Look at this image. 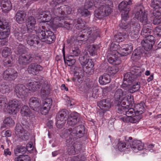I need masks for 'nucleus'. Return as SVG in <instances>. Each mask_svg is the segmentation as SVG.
Masks as SVG:
<instances>
[{
	"mask_svg": "<svg viewBox=\"0 0 161 161\" xmlns=\"http://www.w3.org/2000/svg\"><path fill=\"white\" fill-rule=\"evenodd\" d=\"M121 17L119 26L123 32H119L114 36V40L117 42L124 41L129 35L133 39L137 37L140 30V25L137 22L131 20L129 23L126 21L129 18L128 15H122Z\"/></svg>",
	"mask_w": 161,
	"mask_h": 161,
	"instance_id": "obj_1",
	"label": "nucleus"
},
{
	"mask_svg": "<svg viewBox=\"0 0 161 161\" xmlns=\"http://www.w3.org/2000/svg\"><path fill=\"white\" fill-rule=\"evenodd\" d=\"M53 8L51 9V12L48 11H43L42 9L38 12V15L40 18H42V20L44 22L50 21L52 18L53 19V23H55L57 22L58 18L61 19H64L67 14H70L72 11L71 8L69 6L62 5L59 7V5H54L52 7Z\"/></svg>",
	"mask_w": 161,
	"mask_h": 161,
	"instance_id": "obj_2",
	"label": "nucleus"
},
{
	"mask_svg": "<svg viewBox=\"0 0 161 161\" xmlns=\"http://www.w3.org/2000/svg\"><path fill=\"white\" fill-rule=\"evenodd\" d=\"M42 84L41 95L42 97H44L49 94L51 88L50 82L45 78H42L39 81L31 80L27 84V86L29 91H35L41 88Z\"/></svg>",
	"mask_w": 161,
	"mask_h": 161,
	"instance_id": "obj_3",
	"label": "nucleus"
},
{
	"mask_svg": "<svg viewBox=\"0 0 161 161\" xmlns=\"http://www.w3.org/2000/svg\"><path fill=\"white\" fill-rule=\"evenodd\" d=\"M94 66V64L91 59L88 60L87 62L82 66V67H76L74 71V76L72 80L75 82V85L79 86L82 83L84 79V72L90 74L91 71Z\"/></svg>",
	"mask_w": 161,
	"mask_h": 161,
	"instance_id": "obj_4",
	"label": "nucleus"
},
{
	"mask_svg": "<svg viewBox=\"0 0 161 161\" xmlns=\"http://www.w3.org/2000/svg\"><path fill=\"white\" fill-rule=\"evenodd\" d=\"M92 28L89 27H86L83 29L78 35L77 39L81 41L85 42L91 43L94 42L97 37L100 36V30L97 27Z\"/></svg>",
	"mask_w": 161,
	"mask_h": 161,
	"instance_id": "obj_5",
	"label": "nucleus"
},
{
	"mask_svg": "<svg viewBox=\"0 0 161 161\" xmlns=\"http://www.w3.org/2000/svg\"><path fill=\"white\" fill-rule=\"evenodd\" d=\"M98 8L95 10L94 15L99 19H102L106 17L112 12L111 7L113 4L111 0H98Z\"/></svg>",
	"mask_w": 161,
	"mask_h": 161,
	"instance_id": "obj_6",
	"label": "nucleus"
},
{
	"mask_svg": "<svg viewBox=\"0 0 161 161\" xmlns=\"http://www.w3.org/2000/svg\"><path fill=\"white\" fill-rule=\"evenodd\" d=\"M66 142L67 153L69 155L78 153L81 150L82 146L80 142L72 140V139H67Z\"/></svg>",
	"mask_w": 161,
	"mask_h": 161,
	"instance_id": "obj_7",
	"label": "nucleus"
},
{
	"mask_svg": "<svg viewBox=\"0 0 161 161\" xmlns=\"http://www.w3.org/2000/svg\"><path fill=\"white\" fill-rule=\"evenodd\" d=\"M14 92L17 97L25 99L28 96L29 90L23 84H17L14 87Z\"/></svg>",
	"mask_w": 161,
	"mask_h": 161,
	"instance_id": "obj_8",
	"label": "nucleus"
},
{
	"mask_svg": "<svg viewBox=\"0 0 161 161\" xmlns=\"http://www.w3.org/2000/svg\"><path fill=\"white\" fill-rule=\"evenodd\" d=\"M68 112L66 110L60 111L56 115V126L59 129L63 127L67 119Z\"/></svg>",
	"mask_w": 161,
	"mask_h": 161,
	"instance_id": "obj_9",
	"label": "nucleus"
},
{
	"mask_svg": "<svg viewBox=\"0 0 161 161\" xmlns=\"http://www.w3.org/2000/svg\"><path fill=\"white\" fill-rule=\"evenodd\" d=\"M79 135L78 130H77L76 127L73 129L69 128L66 129L64 132H62L60 135V136L63 138H66L69 136L68 139H72V140L76 141L77 137Z\"/></svg>",
	"mask_w": 161,
	"mask_h": 161,
	"instance_id": "obj_10",
	"label": "nucleus"
},
{
	"mask_svg": "<svg viewBox=\"0 0 161 161\" xmlns=\"http://www.w3.org/2000/svg\"><path fill=\"white\" fill-rule=\"evenodd\" d=\"M57 22L54 23L58 27H64L68 30H71L74 26V20H66L65 18L61 19L58 18Z\"/></svg>",
	"mask_w": 161,
	"mask_h": 161,
	"instance_id": "obj_11",
	"label": "nucleus"
},
{
	"mask_svg": "<svg viewBox=\"0 0 161 161\" xmlns=\"http://www.w3.org/2000/svg\"><path fill=\"white\" fill-rule=\"evenodd\" d=\"M4 79L8 81H11L14 80L18 76V73L14 69L11 68H8L3 73Z\"/></svg>",
	"mask_w": 161,
	"mask_h": 161,
	"instance_id": "obj_12",
	"label": "nucleus"
},
{
	"mask_svg": "<svg viewBox=\"0 0 161 161\" xmlns=\"http://www.w3.org/2000/svg\"><path fill=\"white\" fill-rule=\"evenodd\" d=\"M8 23L5 21L0 20V39H3L8 37L10 34V30Z\"/></svg>",
	"mask_w": 161,
	"mask_h": 161,
	"instance_id": "obj_13",
	"label": "nucleus"
},
{
	"mask_svg": "<svg viewBox=\"0 0 161 161\" xmlns=\"http://www.w3.org/2000/svg\"><path fill=\"white\" fill-rule=\"evenodd\" d=\"M147 55V53L143 47H139L134 50L132 53L131 58L132 61L137 62L142 57H145Z\"/></svg>",
	"mask_w": 161,
	"mask_h": 161,
	"instance_id": "obj_14",
	"label": "nucleus"
},
{
	"mask_svg": "<svg viewBox=\"0 0 161 161\" xmlns=\"http://www.w3.org/2000/svg\"><path fill=\"white\" fill-rule=\"evenodd\" d=\"M26 26L29 31L33 33H37L39 28L36 25V19L32 16L28 17L26 21Z\"/></svg>",
	"mask_w": 161,
	"mask_h": 161,
	"instance_id": "obj_15",
	"label": "nucleus"
},
{
	"mask_svg": "<svg viewBox=\"0 0 161 161\" xmlns=\"http://www.w3.org/2000/svg\"><path fill=\"white\" fill-rule=\"evenodd\" d=\"M37 33H31V34H26L27 37L26 41L27 43L31 47H35V49L38 48L37 46L39 43V42L37 40Z\"/></svg>",
	"mask_w": 161,
	"mask_h": 161,
	"instance_id": "obj_16",
	"label": "nucleus"
},
{
	"mask_svg": "<svg viewBox=\"0 0 161 161\" xmlns=\"http://www.w3.org/2000/svg\"><path fill=\"white\" fill-rule=\"evenodd\" d=\"M155 38L153 36H149L144 39L141 42L145 51H148L152 49L155 42Z\"/></svg>",
	"mask_w": 161,
	"mask_h": 161,
	"instance_id": "obj_17",
	"label": "nucleus"
},
{
	"mask_svg": "<svg viewBox=\"0 0 161 161\" xmlns=\"http://www.w3.org/2000/svg\"><path fill=\"white\" fill-rule=\"evenodd\" d=\"M27 131L24 130V128L19 123L16 124L15 127V134L20 138L25 140L28 139Z\"/></svg>",
	"mask_w": 161,
	"mask_h": 161,
	"instance_id": "obj_18",
	"label": "nucleus"
},
{
	"mask_svg": "<svg viewBox=\"0 0 161 161\" xmlns=\"http://www.w3.org/2000/svg\"><path fill=\"white\" fill-rule=\"evenodd\" d=\"M135 18L139 20L143 25L147 24L149 23L147 18V14L141 9L140 11L136 12Z\"/></svg>",
	"mask_w": 161,
	"mask_h": 161,
	"instance_id": "obj_19",
	"label": "nucleus"
},
{
	"mask_svg": "<svg viewBox=\"0 0 161 161\" xmlns=\"http://www.w3.org/2000/svg\"><path fill=\"white\" fill-rule=\"evenodd\" d=\"M150 6L154 9L153 14L157 16L161 15V0H151Z\"/></svg>",
	"mask_w": 161,
	"mask_h": 161,
	"instance_id": "obj_20",
	"label": "nucleus"
},
{
	"mask_svg": "<svg viewBox=\"0 0 161 161\" xmlns=\"http://www.w3.org/2000/svg\"><path fill=\"white\" fill-rule=\"evenodd\" d=\"M34 58L31 54L21 55L19 58V63L22 66L26 65L31 63Z\"/></svg>",
	"mask_w": 161,
	"mask_h": 161,
	"instance_id": "obj_21",
	"label": "nucleus"
},
{
	"mask_svg": "<svg viewBox=\"0 0 161 161\" xmlns=\"http://www.w3.org/2000/svg\"><path fill=\"white\" fill-rule=\"evenodd\" d=\"M43 68L40 65L36 63H31L28 67V71L29 74L33 75H36L40 71L43 70Z\"/></svg>",
	"mask_w": 161,
	"mask_h": 161,
	"instance_id": "obj_22",
	"label": "nucleus"
},
{
	"mask_svg": "<svg viewBox=\"0 0 161 161\" xmlns=\"http://www.w3.org/2000/svg\"><path fill=\"white\" fill-rule=\"evenodd\" d=\"M80 118L79 114L76 112H73L71 114L67 119V124L69 125L73 126L80 122Z\"/></svg>",
	"mask_w": 161,
	"mask_h": 161,
	"instance_id": "obj_23",
	"label": "nucleus"
},
{
	"mask_svg": "<svg viewBox=\"0 0 161 161\" xmlns=\"http://www.w3.org/2000/svg\"><path fill=\"white\" fill-rule=\"evenodd\" d=\"M30 107L34 111L39 109L41 106V101L39 98L36 97H32L29 100Z\"/></svg>",
	"mask_w": 161,
	"mask_h": 161,
	"instance_id": "obj_24",
	"label": "nucleus"
},
{
	"mask_svg": "<svg viewBox=\"0 0 161 161\" xmlns=\"http://www.w3.org/2000/svg\"><path fill=\"white\" fill-rule=\"evenodd\" d=\"M124 46H123L122 47H120L118 51L117 54H119L121 56H125L127 55L129 52L132 51L133 46L131 43L127 44H125Z\"/></svg>",
	"mask_w": 161,
	"mask_h": 161,
	"instance_id": "obj_25",
	"label": "nucleus"
},
{
	"mask_svg": "<svg viewBox=\"0 0 161 161\" xmlns=\"http://www.w3.org/2000/svg\"><path fill=\"white\" fill-rule=\"evenodd\" d=\"M126 142L120 141L117 144V147L119 150L121 151H123L126 149H128L130 148V143L131 140H132V138L131 137H129L128 139L125 138Z\"/></svg>",
	"mask_w": 161,
	"mask_h": 161,
	"instance_id": "obj_26",
	"label": "nucleus"
},
{
	"mask_svg": "<svg viewBox=\"0 0 161 161\" xmlns=\"http://www.w3.org/2000/svg\"><path fill=\"white\" fill-rule=\"evenodd\" d=\"M107 58L108 62L110 64L118 65L121 62L120 59L117 54L114 55L113 53H108Z\"/></svg>",
	"mask_w": 161,
	"mask_h": 161,
	"instance_id": "obj_27",
	"label": "nucleus"
},
{
	"mask_svg": "<svg viewBox=\"0 0 161 161\" xmlns=\"http://www.w3.org/2000/svg\"><path fill=\"white\" fill-rule=\"evenodd\" d=\"M142 116L136 114L134 116L130 117H124L121 118L123 122L126 123H135L138 122L142 118Z\"/></svg>",
	"mask_w": 161,
	"mask_h": 161,
	"instance_id": "obj_28",
	"label": "nucleus"
},
{
	"mask_svg": "<svg viewBox=\"0 0 161 161\" xmlns=\"http://www.w3.org/2000/svg\"><path fill=\"white\" fill-rule=\"evenodd\" d=\"M130 143V148L134 152H137L138 150H141L143 149V144L140 140H135L133 141L131 140Z\"/></svg>",
	"mask_w": 161,
	"mask_h": 161,
	"instance_id": "obj_29",
	"label": "nucleus"
},
{
	"mask_svg": "<svg viewBox=\"0 0 161 161\" xmlns=\"http://www.w3.org/2000/svg\"><path fill=\"white\" fill-rule=\"evenodd\" d=\"M118 7L121 13V16L128 15L130 11V7L127 5V1H122L119 4Z\"/></svg>",
	"mask_w": 161,
	"mask_h": 161,
	"instance_id": "obj_30",
	"label": "nucleus"
},
{
	"mask_svg": "<svg viewBox=\"0 0 161 161\" xmlns=\"http://www.w3.org/2000/svg\"><path fill=\"white\" fill-rule=\"evenodd\" d=\"M20 102L16 99L9 101L8 108L9 114H13L16 109L20 105Z\"/></svg>",
	"mask_w": 161,
	"mask_h": 161,
	"instance_id": "obj_31",
	"label": "nucleus"
},
{
	"mask_svg": "<svg viewBox=\"0 0 161 161\" xmlns=\"http://www.w3.org/2000/svg\"><path fill=\"white\" fill-rule=\"evenodd\" d=\"M52 104V100L50 98H46L43 103L42 108L41 109V111H45L44 115H46L50 109L51 106Z\"/></svg>",
	"mask_w": 161,
	"mask_h": 161,
	"instance_id": "obj_32",
	"label": "nucleus"
},
{
	"mask_svg": "<svg viewBox=\"0 0 161 161\" xmlns=\"http://www.w3.org/2000/svg\"><path fill=\"white\" fill-rule=\"evenodd\" d=\"M62 51L65 63L67 64V65L69 66H71L73 65L76 62L75 59H74L73 57H70V56H67L66 57H65L64 46L62 49Z\"/></svg>",
	"mask_w": 161,
	"mask_h": 161,
	"instance_id": "obj_33",
	"label": "nucleus"
},
{
	"mask_svg": "<svg viewBox=\"0 0 161 161\" xmlns=\"http://www.w3.org/2000/svg\"><path fill=\"white\" fill-rule=\"evenodd\" d=\"M98 0H86L84 8L87 9H92L94 7L97 8L99 3Z\"/></svg>",
	"mask_w": 161,
	"mask_h": 161,
	"instance_id": "obj_34",
	"label": "nucleus"
},
{
	"mask_svg": "<svg viewBox=\"0 0 161 161\" xmlns=\"http://www.w3.org/2000/svg\"><path fill=\"white\" fill-rule=\"evenodd\" d=\"M110 100L109 99H103L98 103V105L101 108H103L108 110L111 107Z\"/></svg>",
	"mask_w": 161,
	"mask_h": 161,
	"instance_id": "obj_35",
	"label": "nucleus"
},
{
	"mask_svg": "<svg viewBox=\"0 0 161 161\" xmlns=\"http://www.w3.org/2000/svg\"><path fill=\"white\" fill-rule=\"evenodd\" d=\"M26 14L24 11L19 10L16 14L15 18L17 22L22 24L25 21Z\"/></svg>",
	"mask_w": 161,
	"mask_h": 161,
	"instance_id": "obj_36",
	"label": "nucleus"
},
{
	"mask_svg": "<svg viewBox=\"0 0 161 161\" xmlns=\"http://www.w3.org/2000/svg\"><path fill=\"white\" fill-rule=\"evenodd\" d=\"M145 103L143 102L135 104L134 106L136 114L140 115L142 114L145 111V109L144 107Z\"/></svg>",
	"mask_w": 161,
	"mask_h": 161,
	"instance_id": "obj_37",
	"label": "nucleus"
},
{
	"mask_svg": "<svg viewBox=\"0 0 161 161\" xmlns=\"http://www.w3.org/2000/svg\"><path fill=\"white\" fill-rule=\"evenodd\" d=\"M128 92V91L127 90H123L121 89H118L115 92V100L119 101L123 97L127 94Z\"/></svg>",
	"mask_w": 161,
	"mask_h": 161,
	"instance_id": "obj_38",
	"label": "nucleus"
},
{
	"mask_svg": "<svg viewBox=\"0 0 161 161\" xmlns=\"http://www.w3.org/2000/svg\"><path fill=\"white\" fill-rule=\"evenodd\" d=\"M48 31L45 30H43L41 29H38L37 31V36L38 39L42 42H46Z\"/></svg>",
	"mask_w": 161,
	"mask_h": 161,
	"instance_id": "obj_39",
	"label": "nucleus"
},
{
	"mask_svg": "<svg viewBox=\"0 0 161 161\" xmlns=\"http://www.w3.org/2000/svg\"><path fill=\"white\" fill-rule=\"evenodd\" d=\"M110 81L111 79L109 74H104L99 78V82L101 85H105L110 83Z\"/></svg>",
	"mask_w": 161,
	"mask_h": 161,
	"instance_id": "obj_40",
	"label": "nucleus"
},
{
	"mask_svg": "<svg viewBox=\"0 0 161 161\" xmlns=\"http://www.w3.org/2000/svg\"><path fill=\"white\" fill-rule=\"evenodd\" d=\"M130 72L136 78L141 75L142 71L140 67L133 66L130 68Z\"/></svg>",
	"mask_w": 161,
	"mask_h": 161,
	"instance_id": "obj_41",
	"label": "nucleus"
},
{
	"mask_svg": "<svg viewBox=\"0 0 161 161\" xmlns=\"http://www.w3.org/2000/svg\"><path fill=\"white\" fill-rule=\"evenodd\" d=\"M26 52V47L24 45L18 43V45H16L15 52L17 54H24Z\"/></svg>",
	"mask_w": 161,
	"mask_h": 161,
	"instance_id": "obj_42",
	"label": "nucleus"
},
{
	"mask_svg": "<svg viewBox=\"0 0 161 161\" xmlns=\"http://www.w3.org/2000/svg\"><path fill=\"white\" fill-rule=\"evenodd\" d=\"M136 77L135 76L130 72L125 74L124 75V81H126L129 84L128 85L131 83L132 82L136 79ZM128 84L126 85V86Z\"/></svg>",
	"mask_w": 161,
	"mask_h": 161,
	"instance_id": "obj_43",
	"label": "nucleus"
},
{
	"mask_svg": "<svg viewBox=\"0 0 161 161\" xmlns=\"http://www.w3.org/2000/svg\"><path fill=\"white\" fill-rule=\"evenodd\" d=\"M21 113L23 116L30 117L31 114V112L28 107L24 105L21 110Z\"/></svg>",
	"mask_w": 161,
	"mask_h": 161,
	"instance_id": "obj_44",
	"label": "nucleus"
},
{
	"mask_svg": "<svg viewBox=\"0 0 161 161\" xmlns=\"http://www.w3.org/2000/svg\"><path fill=\"white\" fill-rule=\"evenodd\" d=\"M47 36V37L46 42L48 44H51L54 42L55 40L56 36L54 33L51 31H48Z\"/></svg>",
	"mask_w": 161,
	"mask_h": 161,
	"instance_id": "obj_45",
	"label": "nucleus"
},
{
	"mask_svg": "<svg viewBox=\"0 0 161 161\" xmlns=\"http://www.w3.org/2000/svg\"><path fill=\"white\" fill-rule=\"evenodd\" d=\"M74 22L75 28L78 30L82 29L85 27V24L81 18L75 19Z\"/></svg>",
	"mask_w": 161,
	"mask_h": 161,
	"instance_id": "obj_46",
	"label": "nucleus"
},
{
	"mask_svg": "<svg viewBox=\"0 0 161 161\" xmlns=\"http://www.w3.org/2000/svg\"><path fill=\"white\" fill-rule=\"evenodd\" d=\"M1 4L3 8H5L6 10L9 11L11 9L12 4L9 0H1Z\"/></svg>",
	"mask_w": 161,
	"mask_h": 161,
	"instance_id": "obj_47",
	"label": "nucleus"
},
{
	"mask_svg": "<svg viewBox=\"0 0 161 161\" xmlns=\"http://www.w3.org/2000/svg\"><path fill=\"white\" fill-rule=\"evenodd\" d=\"M99 48L98 45H92L89 46L88 50L91 56H94L97 54V49Z\"/></svg>",
	"mask_w": 161,
	"mask_h": 161,
	"instance_id": "obj_48",
	"label": "nucleus"
},
{
	"mask_svg": "<svg viewBox=\"0 0 161 161\" xmlns=\"http://www.w3.org/2000/svg\"><path fill=\"white\" fill-rule=\"evenodd\" d=\"M120 48V46L118 44L112 42L111 44L108 53H113L114 55L117 54Z\"/></svg>",
	"mask_w": 161,
	"mask_h": 161,
	"instance_id": "obj_49",
	"label": "nucleus"
},
{
	"mask_svg": "<svg viewBox=\"0 0 161 161\" xmlns=\"http://www.w3.org/2000/svg\"><path fill=\"white\" fill-rule=\"evenodd\" d=\"M151 33V30L146 26H145L142 30L141 34L143 37L145 38V39H146L149 36H153L150 35Z\"/></svg>",
	"mask_w": 161,
	"mask_h": 161,
	"instance_id": "obj_50",
	"label": "nucleus"
},
{
	"mask_svg": "<svg viewBox=\"0 0 161 161\" xmlns=\"http://www.w3.org/2000/svg\"><path fill=\"white\" fill-rule=\"evenodd\" d=\"M14 151L15 154L19 157V155H23L26 153V148L23 146L18 147Z\"/></svg>",
	"mask_w": 161,
	"mask_h": 161,
	"instance_id": "obj_51",
	"label": "nucleus"
},
{
	"mask_svg": "<svg viewBox=\"0 0 161 161\" xmlns=\"http://www.w3.org/2000/svg\"><path fill=\"white\" fill-rule=\"evenodd\" d=\"M19 30L15 29L14 31V34L15 38L19 41H22L26 36L25 35H23Z\"/></svg>",
	"mask_w": 161,
	"mask_h": 161,
	"instance_id": "obj_52",
	"label": "nucleus"
},
{
	"mask_svg": "<svg viewBox=\"0 0 161 161\" xmlns=\"http://www.w3.org/2000/svg\"><path fill=\"white\" fill-rule=\"evenodd\" d=\"M3 123L5 127L7 128L12 127L15 124L13 120L10 117L5 118L3 120Z\"/></svg>",
	"mask_w": 161,
	"mask_h": 161,
	"instance_id": "obj_53",
	"label": "nucleus"
},
{
	"mask_svg": "<svg viewBox=\"0 0 161 161\" xmlns=\"http://www.w3.org/2000/svg\"><path fill=\"white\" fill-rule=\"evenodd\" d=\"M0 92L3 94L8 93L10 92V87L9 86L5 83L0 84Z\"/></svg>",
	"mask_w": 161,
	"mask_h": 161,
	"instance_id": "obj_54",
	"label": "nucleus"
},
{
	"mask_svg": "<svg viewBox=\"0 0 161 161\" xmlns=\"http://www.w3.org/2000/svg\"><path fill=\"white\" fill-rule=\"evenodd\" d=\"M88 9L80 7L78 9V11L81 16L84 17H88L90 14V12L88 10Z\"/></svg>",
	"mask_w": 161,
	"mask_h": 161,
	"instance_id": "obj_55",
	"label": "nucleus"
},
{
	"mask_svg": "<svg viewBox=\"0 0 161 161\" xmlns=\"http://www.w3.org/2000/svg\"><path fill=\"white\" fill-rule=\"evenodd\" d=\"M80 51L78 47L72 48V50L70 51V57L78 56L80 54Z\"/></svg>",
	"mask_w": 161,
	"mask_h": 161,
	"instance_id": "obj_56",
	"label": "nucleus"
},
{
	"mask_svg": "<svg viewBox=\"0 0 161 161\" xmlns=\"http://www.w3.org/2000/svg\"><path fill=\"white\" fill-rule=\"evenodd\" d=\"M14 161H31L30 157L27 155H19L15 158Z\"/></svg>",
	"mask_w": 161,
	"mask_h": 161,
	"instance_id": "obj_57",
	"label": "nucleus"
},
{
	"mask_svg": "<svg viewBox=\"0 0 161 161\" xmlns=\"http://www.w3.org/2000/svg\"><path fill=\"white\" fill-rule=\"evenodd\" d=\"M130 106L127 105V110H126L125 115H126L125 117H130L133 116L134 114H136L135 110V108H130Z\"/></svg>",
	"mask_w": 161,
	"mask_h": 161,
	"instance_id": "obj_58",
	"label": "nucleus"
},
{
	"mask_svg": "<svg viewBox=\"0 0 161 161\" xmlns=\"http://www.w3.org/2000/svg\"><path fill=\"white\" fill-rule=\"evenodd\" d=\"M11 53V50L8 47H5L3 48L2 51V55L3 57H7L9 56Z\"/></svg>",
	"mask_w": 161,
	"mask_h": 161,
	"instance_id": "obj_59",
	"label": "nucleus"
},
{
	"mask_svg": "<svg viewBox=\"0 0 161 161\" xmlns=\"http://www.w3.org/2000/svg\"><path fill=\"white\" fill-rule=\"evenodd\" d=\"M7 102L6 97L3 95H0V109L5 108Z\"/></svg>",
	"mask_w": 161,
	"mask_h": 161,
	"instance_id": "obj_60",
	"label": "nucleus"
},
{
	"mask_svg": "<svg viewBox=\"0 0 161 161\" xmlns=\"http://www.w3.org/2000/svg\"><path fill=\"white\" fill-rule=\"evenodd\" d=\"M77 130H78V133L79 135L78 136L79 138H80L82 137L83 136L84 133V131L85 130V127L84 126L82 125H79L77 127H76Z\"/></svg>",
	"mask_w": 161,
	"mask_h": 161,
	"instance_id": "obj_61",
	"label": "nucleus"
},
{
	"mask_svg": "<svg viewBox=\"0 0 161 161\" xmlns=\"http://www.w3.org/2000/svg\"><path fill=\"white\" fill-rule=\"evenodd\" d=\"M140 82H138L133 84L129 90L130 92L133 93L138 91L140 87Z\"/></svg>",
	"mask_w": 161,
	"mask_h": 161,
	"instance_id": "obj_62",
	"label": "nucleus"
},
{
	"mask_svg": "<svg viewBox=\"0 0 161 161\" xmlns=\"http://www.w3.org/2000/svg\"><path fill=\"white\" fill-rule=\"evenodd\" d=\"M108 71L109 75H114L118 71V69L116 66L109 67L108 69Z\"/></svg>",
	"mask_w": 161,
	"mask_h": 161,
	"instance_id": "obj_63",
	"label": "nucleus"
},
{
	"mask_svg": "<svg viewBox=\"0 0 161 161\" xmlns=\"http://www.w3.org/2000/svg\"><path fill=\"white\" fill-rule=\"evenodd\" d=\"M43 60L42 55L41 53H39L36 54L35 55V62L38 64L42 62Z\"/></svg>",
	"mask_w": 161,
	"mask_h": 161,
	"instance_id": "obj_64",
	"label": "nucleus"
}]
</instances>
